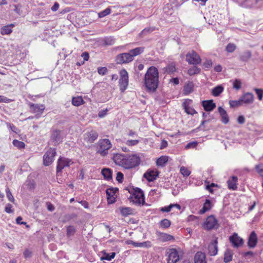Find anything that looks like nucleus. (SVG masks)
<instances>
[{
  "instance_id": "nucleus-61",
  "label": "nucleus",
  "mask_w": 263,
  "mask_h": 263,
  "mask_svg": "<svg viewBox=\"0 0 263 263\" xmlns=\"http://www.w3.org/2000/svg\"><path fill=\"white\" fill-rule=\"evenodd\" d=\"M173 208V205H171V204L168 206L162 207L160 209V211L162 212H168L171 211L172 209Z\"/></svg>"
},
{
  "instance_id": "nucleus-64",
  "label": "nucleus",
  "mask_w": 263,
  "mask_h": 263,
  "mask_svg": "<svg viewBox=\"0 0 263 263\" xmlns=\"http://www.w3.org/2000/svg\"><path fill=\"white\" fill-rule=\"evenodd\" d=\"M12 206L11 204H7L5 207V211L7 213H11L13 212L12 210Z\"/></svg>"
},
{
  "instance_id": "nucleus-44",
  "label": "nucleus",
  "mask_w": 263,
  "mask_h": 263,
  "mask_svg": "<svg viewBox=\"0 0 263 263\" xmlns=\"http://www.w3.org/2000/svg\"><path fill=\"white\" fill-rule=\"evenodd\" d=\"M229 104L230 107L232 108L237 107L242 105L240 98L238 100H230L229 101Z\"/></svg>"
},
{
  "instance_id": "nucleus-4",
  "label": "nucleus",
  "mask_w": 263,
  "mask_h": 263,
  "mask_svg": "<svg viewBox=\"0 0 263 263\" xmlns=\"http://www.w3.org/2000/svg\"><path fill=\"white\" fill-rule=\"evenodd\" d=\"M97 153L104 157L108 154V151L111 146L110 141L108 139H100L97 142Z\"/></svg>"
},
{
  "instance_id": "nucleus-50",
  "label": "nucleus",
  "mask_w": 263,
  "mask_h": 263,
  "mask_svg": "<svg viewBox=\"0 0 263 263\" xmlns=\"http://www.w3.org/2000/svg\"><path fill=\"white\" fill-rule=\"evenodd\" d=\"M111 12V9L109 8H107L104 10L101 11L98 13L99 17L102 18L105 17L107 15L110 14Z\"/></svg>"
},
{
  "instance_id": "nucleus-2",
  "label": "nucleus",
  "mask_w": 263,
  "mask_h": 263,
  "mask_svg": "<svg viewBox=\"0 0 263 263\" xmlns=\"http://www.w3.org/2000/svg\"><path fill=\"white\" fill-rule=\"evenodd\" d=\"M144 85L149 92H155L159 84V72L154 66L150 67L144 76Z\"/></svg>"
},
{
  "instance_id": "nucleus-62",
  "label": "nucleus",
  "mask_w": 263,
  "mask_h": 263,
  "mask_svg": "<svg viewBox=\"0 0 263 263\" xmlns=\"http://www.w3.org/2000/svg\"><path fill=\"white\" fill-rule=\"evenodd\" d=\"M32 254V252L28 249H25L24 252V256L26 258L31 257Z\"/></svg>"
},
{
  "instance_id": "nucleus-48",
  "label": "nucleus",
  "mask_w": 263,
  "mask_h": 263,
  "mask_svg": "<svg viewBox=\"0 0 263 263\" xmlns=\"http://www.w3.org/2000/svg\"><path fill=\"white\" fill-rule=\"evenodd\" d=\"M236 48V45L233 43H229L226 47V50L228 52H234Z\"/></svg>"
},
{
  "instance_id": "nucleus-47",
  "label": "nucleus",
  "mask_w": 263,
  "mask_h": 263,
  "mask_svg": "<svg viewBox=\"0 0 263 263\" xmlns=\"http://www.w3.org/2000/svg\"><path fill=\"white\" fill-rule=\"evenodd\" d=\"M128 244L133 245L136 247H146V242H136L132 240L128 241Z\"/></svg>"
},
{
  "instance_id": "nucleus-17",
  "label": "nucleus",
  "mask_w": 263,
  "mask_h": 263,
  "mask_svg": "<svg viewBox=\"0 0 263 263\" xmlns=\"http://www.w3.org/2000/svg\"><path fill=\"white\" fill-rule=\"evenodd\" d=\"M217 239L212 240L208 246V254L210 256H215L218 252Z\"/></svg>"
},
{
  "instance_id": "nucleus-20",
  "label": "nucleus",
  "mask_w": 263,
  "mask_h": 263,
  "mask_svg": "<svg viewBox=\"0 0 263 263\" xmlns=\"http://www.w3.org/2000/svg\"><path fill=\"white\" fill-rule=\"evenodd\" d=\"M202 106L206 111H212L216 106V104L212 100L202 101Z\"/></svg>"
},
{
  "instance_id": "nucleus-42",
  "label": "nucleus",
  "mask_w": 263,
  "mask_h": 263,
  "mask_svg": "<svg viewBox=\"0 0 263 263\" xmlns=\"http://www.w3.org/2000/svg\"><path fill=\"white\" fill-rule=\"evenodd\" d=\"M76 230L74 226H69L67 227L66 230V235L67 236L69 237L71 236H73L74 233H76Z\"/></svg>"
},
{
  "instance_id": "nucleus-51",
  "label": "nucleus",
  "mask_w": 263,
  "mask_h": 263,
  "mask_svg": "<svg viewBox=\"0 0 263 263\" xmlns=\"http://www.w3.org/2000/svg\"><path fill=\"white\" fill-rule=\"evenodd\" d=\"M12 29L10 26H4L1 29V33L3 35L9 34L12 32Z\"/></svg>"
},
{
  "instance_id": "nucleus-55",
  "label": "nucleus",
  "mask_w": 263,
  "mask_h": 263,
  "mask_svg": "<svg viewBox=\"0 0 263 263\" xmlns=\"http://www.w3.org/2000/svg\"><path fill=\"white\" fill-rule=\"evenodd\" d=\"M140 141L138 140H128L126 142V145L128 146H134L137 145Z\"/></svg>"
},
{
  "instance_id": "nucleus-40",
  "label": "nucleus",
  "mask_w": 263,
  "mask_h": 263,
  "mask_svg": "<svg viewBox=\"0 0 263 263\" xmlns=\"http://www.w3.org/2000/svg\"><path fill=\"white\" fill-rule=\"evenodd\" d=\"M200 68L197 66H193L188 69L187 73L190 76H193L200 73Z\"/></svg>"
},
{
  "instance_id": "nucleus-23",
  "label": "nucleus",
  "mask_w": 263,
  "mask_h": 263,
  "mask_svg": "<svg viewBox=\"0 0 263 263\" xmlns=\"http://www.w3.org/2000/svg\"><path fill=\"white\" fill-rule=\"evenodd\" d=\"M117 191H118V189L116 188H110L107 189L106 190V193L107 196V200L109 203H112L115 202V198L114 197V195Z\"/></svg>"
},
{
  "instance_id": "nucleus-21",
  "label": "nucleus",
  "mask_w": 263,
  "mask_h": 263,
  "mask_svg": "<svg viewBox=\"0 0 263 263\" xmlns=\"http://www.w3.org/2000/svg\"><path fill=\"white\" fill-rule=\"evenodd\" d=\"M217 223V219L214 216L211 215L206 218L205 222V226L208 230H211L214 228Z\"/></svg>"
},
{
  "instance_id": "nucleus-43",
  "label": "nucleus",
  "mask_w": 263,
  "mask_h": 263,
  "mask_svg": "<svg viewBox=\"0 0 263 263\" xmlns=\"http://www.w3.org/2000/svg\"><path fill=\"white\" fill-rule=\"evenodd\" d=\"M12 143L14 146L20 149L25 148V144L23 142L16 139L13 140Z\"/></svg>"
},
{
  "instance_id": "nucleus-7",
  "label": "nucleus",
  "mask_w": 263,
  "mask_h": 263,
  "mask_svg": "<svg viewBox=\"0 0 263 263\" xmlns=\"http://www.w3.org/2000/svg\"><path fill=\"white\" fill-rule=\"evenodd\" d=\"M116 62L118 64H127L133 61L132 55L129 52L118 54L116 57Z\"/></svg>"
},
{
  "instance_id": "nucleus-46",
  "label": "nucleus",
  "mask_w": 263,
  "mask_h": 263,
  "mask_svg": "<svg viewBox=\"0 0 263 263\" xmlns=\"http://www.w3.org/2000/svg\"><path fill=\"white\" fill-rule=\"evenodd\" d=\"M255 168L257 173L263 177V163H259L255 165Z\"/></svg>"
},
{
  "instance_id": "nucleus-41",
  "label": "nucleus",
  "mask_w": 263,
  "mask_h": 263,
  "mask_svg": "<svg viewBox=\"0 0 263 263\" xmlns=\"http://www.w3.org/2000/svg\"><path fill=\"white\" fill-rule=\"evenodd\" d=\"M160 227L163 229H167L171 226V221L167 219H164L159 222Z\"/></svg>"
},
{
  "instance_id": "nucleus-57",
  "label": "nucleus",
  "mask_w": 263,
  "mask_h": 263,
  "mask_svg": "<svg viewBox=\"0 0 263 263\" xmlns=\"http://www.w3.org/2000/svg\"><path fill=\"white\" fill-rule=\"evenodd\" d=\"M124 178L123 174L120 172H118L117 174L116 179L119 182L121 183L123 181Z\"/></svg>"
},
{
  "instance_id": "nucleus-30",
  "label": "nucleus",
  "mask_w": 263,
  "mask_h": 263,
  "mask_svg": "<svg viewBox=\"0 0 263 263\" xmlns=\"http://www.w3.org/2000/svg\"><path fill=\"white\" fill-rule=\"evenodd\" d=\"M101 173L105 179L108 181L112 179V172L110 168H104L102 170Z\"/></svg>"
},
{
  "instance_id": "nucleus-60",
  "label": "nucleus",
  "mask_w": 263,
  "mask_h": 263,
  "mask_svg": "<svg viewBox=\"0 0 263 263\" xmlns=\"http://www.w3.org/2000/svg\"><path fill=\"white\" fill-rule=\"evenodd\" d=\"M98 72L101 75H105L107 72V69L105 67H99L98 68Z\"/></svg>"
},
{
  "instance_id": "nucleus-53",
  "label": "nucleus",
  "mask_w": 263,
  "mask_h": 263,
  "mask_svg": "<svg viewBox=\"0 0 263 263\" xmlns=\"http://www.w3.org/2000/svg\"><path fill=\"white\" fill-rule=\"evenodd\" d=\"M254 90L257 95L258 100L260 101L263 98V89H259V88H255Z\"/></svg>"
},
{
  "instance_id": "nucleus-28",
  "label": "nucleus",
  "mask_w": 263,
  "mask_h": 263,
  "mask_svg": "<svg viewBox=\"0 0 263 263\" xmlns=\"http://www.w3.org/2000/svg\"><path fill=\"white\" fill-rule=\"evenodd\" d=\"M195 263H206L205 254L201 252H197L194 256Z\"/></svg>"
},
{
  "instance_id": "nucleus-33",
  "label": "nucleus",
  "mask_w": 263,
  "mask_h": 263,
  "mask_svg": "<svg viewBox=\"0 0 263 263\" xmlns=\"http://www.w3.org/2000/svg\"><path fill=\"white\" fill-rule=\"evenodd\" d=\"M252 56V52L250 50L243 52L239 56V60L243 62L248 61Z\"/></svg>"
},
{
  "instance_id": "nucleus-3",
  "label": "nucleus",
  "mask_w": 263,
  "mask_h": 263,
  "mask_svg": "<svg viewBox=\"0 0 263 263\" xmlns=\"http://www.w3.org/2000/svg\"><path fill=\"white\" fill-rule=\"evenodd\" d=\"M128 191L130 194V198L133 202L139 204L144 203V195L141 189L130 187Z\"/></svg>"
},
{
  "instance_id": "nucleus-10",
  "label": "nucleus",
  "mask_w": 263,
  "mask_h": 263,
  "mask_svg": "<svg viewBox=\"0 0 263 263\" xmlns=\"http://www.w3.org/2000/svg\"><path fill=\"white\" fill-rule=\"evenodd\" d=\"M51 140L54 142V145H57L62 142L63 137L62 136V130L53 129L51 134Z\"/></svg>"
},
{
  "instance_id": "nucleus-24",
  "label": "nucleus",
  "mask_w": 263,
  "mask_h": 263,
  "mask_svg": "<svg viewBox=\"0 0 263 263\" xmlns=\"http://www.w3.org/2000/svg\"><path fill=\"white\" fill-rule=\"evenodd\" d=\"M194 84L192 81L186 82L183 89V95L187 96L192 93L194 90Z\"/></svg>"
},
{
  "instance_id": "nucleus-5",
  "label": "nucleus",
  "mask_w": 263,
  "mask_h": 263,
  "mask_svg": "<svg viewBox=\"0 0 263 263\" xmlns=\"http://www.w3.org/2000/svg\"><path fill=\"white\" fill-rule=\"evenodd\" d=\"M56 154V149L50 147L44 155V165L45 166H49L53 162Z\"/></svg>"
},
{
  "instance_id": "nucleus-59",
  "label": "nucleus",
  "mask_w": 263,
  "mask_h": 263,
  "mask_svg": "<svg viewBox=\"0 0 263 263\" xmlns=\"http://www.w3.org/2000/svg\"><path fill=\"white\" fill-rule=\"evenodd\" d=\"M155 29V28L154 27L145 28L142 31V33L146 34L147 33H151V32H153V31H154Z\"/></svg>"
},
{
  "instance_id": "nucleus-32",
  "label": "nucleus",
  "mask_w": 263,
  "mask_h": 263,
  "mask_svg": "<svg viewBox=\"0 0 263 263\" xmlns=\"http://www.w3.org/2000/svg\"><path fill=\"white\" fill-rule=\"evenodd\" d=\"M144 47H139L130 50L129 53L131 55H132V58L134 59V57L137 56L142 53L144 52Z\"/></svg>"
},
{
  "instance_id": "nucleus-8",
  "label": "nucleus",
  "mask_w": 263,
  "mask_h": 263,
  "mask_svg": "<svg viewBox=\"0 0 263 263\" xmlns=\"http://www.w3.org/2000/svg\"><path fill=\"white\" fill-rule=\"evenodd\" d=\"M186 61L190 64L197 65L200 63L201 59L195 51L192 50L186 54Z\"/></svg>"
},
{
  "instance_id": "nucleus-13",
  "label": "nucleus",
  "mask_w": 263,
  "mask_h": 263,
  "mask_svg": "<svg viewBox=\"0 0 263 263\" xmlns=\"http://www.w3.org/2000/svg\"><path fill=\"white\" fill-rule=\"evenodd\" d=\"M156 235L158 239L161 242L172 241L175 240L173 236L158 231H156Z\"/></svg>"
},
{
  "instance_id": "nucleus-36",
  "label": "nucleus",
  "mask_w": 263,
  "mask_h": 263,
  "mask_svg": "<svg viewBox=\"0 0 263 263\" xmlns=\"http://www.w3.org/2000/svg\"><path fill=\"white\" fill-rule=\"evenodd\" d=\"M116 39L111 36L105 37L103 39V43L104 45L111 46L115 44Z\"/></svg>"
},
{
  "instance_id": "nucleus-16",
  "label": "nucleus",
  "mask_w": 263,
  "mask_h": 263,
  "mask_svg": "<svg viewBox=\"0 0 263 263\" xmlns=\"http://www.w3.org/2000/svg\"><path fill=\"white\" fill-rule=\"evenodd\" d=\"M229 239L233 246L236 248L242 246L243 243V239L239 237L236 233H234L231 236Z\"/></svg>"
},
{
  "instance_id": "nucleus-31",
  "label": "nucleus",
  "mask_w": 263,
  "mask_h": 263,
  "mask_svg": "<svg viewBox=\"0 0 263 263\" xmlns=\"http://www.w3.org/2000/svg\"><path fill=\"white\" fill-rule=\"evenodd\" d=\"M212 208L211 201L209 199H206L203 204L202 208L199 211L200 214H203L209 211Z\"/></svg>"
},
{
  "instance_id": "nucleus-25",
  "label": "nucleus",
  "mask_w": 263,
  "mask_h": 263,
  "mask_svg": "<svg viewBox=\"0 0 263 263\" xmlns=\"http://www.w3.org/2000/svg\"><path fill=\"white\" fill-rule=\"evenodd\" d=\"M237 177L234 176L231 177L227 181L229 189L232 190H236L237 188Z\"/></svg>"
},
{
  "instance_id": "nucleus-39",
  "label": "nucleus",
  "mask_w": 263,
  "mask_h": 263,
  "mask_svg": "<svg viewBox=\"0 0 263 263\" xmlns=\"http://www.w3.org/2000/svg\"><path fill=\"white\" fill-rule=\"evenodd\" d=\"M84 103L82 97H73L72 99V104L74 106H79Z\"/></svg>"
},
{
  "instance_id": "nucleus-54",
  "label": "nucleus",
  "mask_w": 263,
  "mask_h": 263,
  "mask_svg": "<svg viewBox=\"0 0 263 263\" xmlns=\"http://www.w3.org/2000/svg\"><path fill=\"white\" fill-rule=\"evenodd\" d=\"M180 171L183 176H189L191 173L190 171L184 166L181 167Z\"/></svg>"
},
{
  "instance_id": "nucleus-26",
  "label": "nucleus",
  "mask_w": 263,
  "mask_h": 263,
  "mask_svg": "<svg viewBox=\"0 0 263 263\" xmlns=\"http://www.w3.org/2000/svg\"><path fill=\"white\" fill-rule=\"evenodd\" d=\"M191 100H185L182 104V106L184 107L185 112L187 114L193 115L197 113V112L192 107L189 106V102H191Z\"/></svg>"
},
{
  "instance_id": "nucleus-49",
  "label": "nucleus",
  "mask_w": 263,
  "mask_h": 263,
  "mask_svg": "<svg viewBox=\"0 0 263 263\" xmlns=\"http://www.w3.org/2000/svg\"><path fill=\"white\" fill-rule=\"evenodd\" d=\"M241 82L239 79H235L233 82V87L236 90H239L241 87Z\"/></svg>"
},
{
  "instance_id": "nucleus-37",
  "label": "nucleus",
  "mask_w": 263,
  "mask_h": 263,
  "mask_svg": "<svg viewBox=\"0 0 263 263\" xmlns=\"http://www.w3.org/2000/svg\"><path fill=\"white\" fill-rule=\"evenodd\" d=\"M223 91V87L221 85H218L212 89V94L215 97L218 96Z\"/></svg>"
},
{
  "instance_id": "nucleus-63",
  "label": "nucleus",
  "mask_w": 263,
  "mask_h": 263,
  "mask_svg": "<svg viewBox=\"0 0 263 263\" xmlns=\"http://www.w3.org/2000/svg\"><path fill=\"white\" fill-rule=\"evenodd\" d=\"M107 111H108L107 109H102V110L99 111V112L98 113V117L100 118L104 117L106 115Z\"/></svg>"
},
{
  "instance_id": "nucleus-15",
  "label": "nucleus",
  "mask_w": 263,
  "mask_h": 263,
  "mask_svg": "<svg viewBox=\"0 0 263 263\" xmlns=\"http://www.w3.org/2000/svg\"><path fill=\"white\" fill-rule=\"evenodd\" d=\"M254 95L251 92L245 93L240 97L242 105L252 104L254 101Z\"/></svg>"
},
{
  "instance_id": "nucleus-56",
  "label": "nucleus",
  "mask_w": 263,
  "mask_h": 263,
  "mask_svg": "<svg viewBox=\"0 0 263 263\" xmlns=\"http://www.w3.org/2000/svg\"><path fill=\"white\" fill-rule=\"evenodd\" d=\"M198 145V143L196 141H193L187 143L185 148L186 149H189L192 148H195Z\"/></svg>"
},
{
  "instance_id": "nucleus-12",
  "label": "nucleus",
  "mask_w": 263,
  "mask_h": 263,
  "mask_svg": "<svg viewBox=\"0 0 263 263\" xmlns=\"http://www.w3.org/2000/svg\"><path fill=\"white\" fill-rule=\"evenodd\" d=\"M159 172L156 170H148L143 175L149 182H153L158 177Z\"/></svg>"
},
{
  "instance_id": "nucleus-38",
  "label": "nucleus",
  "mask_w": 263,
  "mask_h": 263,
  "mask_svg": "<svg viewBox=\"0 0 263 263\" xmlns=\"http://www.w3.org/2000/svg\"><path fill=\"white\" fill-rule=\"evenodd\" d=\"M233 257V252L230 250H227L224 253L223 261L226 263L229 262L232 260Z\"/></svg>"
},
{
  "instance_id": "nucleus-9",
  "label": "nucleus",
  "mask_w": 263,
  "mask_h": 263,
  "mask_svg": "<svg viewBox=\"0 0 263 263\" xmlns=\"http://www.w3.org/2000/svg\"><path fill=\"white\" fill-rule=\"evenodd\" d=\"M71 160L64 158L60 157L58 160L57 165V175H61L62 170L65 167L69 166Z\"/></svg>"
},
{
  "instance_id": "nucleus-35",
  "label": "nucleus",
  "mask_w": 263,
  "mask_h": 263,
  "mask_svg": "<svg viewBox=\"0 0 263 263\" xmlns=\"http://www.w3.org/2000/svg\"><path fill=\"white\" fill-rule=\"evenodd\" d=\"M102 253L103 255H102V256L101 257V260H106L110 261L112 259L114 258V257H115V255H116L115 252H112L110 255L109 254L106 253L105 251H103L102 252Z\"/></svg>"
},
{
  "instance_id": "nucleus-52",
  "label": "nucleus",
  "mask_w": 263,
  "mask_h": 263,
  "mask_svg": "<svg viewBox=\"0 0 263 263\" xmlns=\"http://www.w3.org/2000/svg\"><path fill=\"white\" fill-rule=\"evenodd\" d=\"M6 193L8 200L12 202H14L15 200L8 186L6 188Z\"/></svg>"
},
{
  "instance_id": "nucleus-58",
  "label": "nucleus",
  "mask_w": 263,
  "mask_h": 263,
  "mask_svg": "<svg viewBox=\"0 0 263 263\" xmlns=\"http://www.w3.org/2000/svg\"><path fill=\"white\" fill-rule=\"evenodd\" d=\"M7 124L8 127L10 129H11V130L12 132H13L15 133H18V130L17 128L14 125H13V124L10 123H7Z\"/></svg>"
},
{
  "instance_id": "nucleus-1",
  "label": "nucleus",
  "mask_w": 263,
  "mask_h": 263,
  "mask_svg": "<svg viewBox=\"0 0 263 263\" xmlns=\"http://www.w3.org/2000/svg\"><path fill=\"white\" fill-rule=\"evenodd\" d=\"M112 159L117 164L126 169L135 167L139 165L140 162L139 157L136 155L114 154Z\"/></svg>"
},
{
  "instance_id": "nucleus-14",
  "label": "nucleus",
  "mask_w": 263,
  "mask_h": 263,
  "mask_svg": "<svg viewBox=\"0 0 263 263\" xmlns=\"http://www.w3.org/2000/svg\"><path fill=\"white\" fill-rule=\"evenodd\" d=\"M98 133L93 130L87 132L84 135V140L89 143H93L98 138Z\"/></svg>"
},
{
  "instance_id": "nucleus-6",
  "label": "nucleus",
  "mask_w": 263,
  "mask_h": 263,
  "mask_svg": "<svg viewBox=\"0 0 263 263\" xmlns=\"http://www.w3.org/2000/svg\"><path fill=\"white\" fill-rule=\"evenodd\" d=\"M121 77L119 79L120 90L124 92L127 88L128 84V75L125 69H122L120 71Z\"/></svg>"
},
{
  "instance_id": "nucleus-34",
  "label": "nucleus",
  "mask_w": 263,
  "mask_h": 263,
  "mask_svg": "<svg viewBox=\"0 0 263 263\" xmlns=\"http://www.w3.org/2000/svg\"><path fill=\"white\" fill-rule=\"evenodd\" d=\"M168 161V157L166 156H162L159 157L156 161V164L158 166L163 167Z\"/></svg>"
},
{
  "instance_id": "nucleus-29",
  "label": "nucleus",
  "mask_w": 263,
  "mask_h": 263,
  "mask_svg": "<svg viewBox=\"0 0 263 263\" xmlns=\"http://www.w3.org/2000/svg\"><path fill=\"white\" fill-rule=\"evenodd\" d=\"M164 73L171 74L176 71V64L174 62L168 64L165 67L163 68Z\"/></svg>"
},
{
  "instance_id": "nucleus-45",
  "label": "nucleus",
  "mask_w": 263,
  "mask_h": 263,
  "mask_svg": "<svg viewBox=\"0 0 263 263\" xmlns=\"http://www.w3.org/2000/svg\"><path fill=\"white\" fill-rule=\"evenodd\" d=\"M121 213L124 216L132 214V209L130 208H123L121 209Z\"/></svg>"
},
{
  "instance_id": "nucleus-19",
  "label": "nucleus",
  "mask_w": 263,
  "mask_h": 263,
  "mask_svg": "<svg viewBox=\"0 0 263 263\" xmlns=\"http://www.w3.org/2000/svg\"><path fill=\"white\" fill-rule=\"evenodd\" d=\"M28 105L30 107V111L33 113L41 114L45 109V106L43 104L29 103Z\"/></svg>"
},
{
  "instance_id": "nucleus-22",
  "label": "nucleus",
  "mask_w": 263,
  "mask_h": 263,
  "mask_svg": "<svg viewBox=\"0 0 263 263\" xmlns=\"http://www.w3.org/2000/svg\"><path fill=\"white\" fill-rule=\"evenodd\" d=\"M257 241L256 234L254 231H252L248 238V246L250 248H254L256 246Z\"/></svg>"
},
{
  "instance_id": "nucleus-11",
  "label": "nucleus",
  "mask_w": 263,
  "mask_h": 263,
  "mask_svg": "<svg viewBox=\"0 0 263 263\" xmlns=\"http://www.w3.org/2000/svg\"><path fill=\"white\" fill-rule=\"evenodd\" d=\"M167 263H176L179 260L178 252L176 249H170L167 251Z\"/></svg>"
},
{
  "instance_id": "nucleus-18",
  "label": "nucleus",
  "mask_w": 263,
  "mask_h": 263,
  "mask_svg": "<svg viewBox=\"0 0 263 263\" xmlns=\"http://www.w3.org/2000/svg\"><path fill=\"white\" fill-rule=\"evenodd\" d=\"M262 0H245L241 5L245 8L258 7Z\"/></svg>"
},
{
  "instance_id": "nucleus-27",
  "label": "nucleus",
  "mask_w": 263,
  "mask_h": 263,
  "mask_svg": "<svg viewBox=\"0 0 263 263\" xmlns=\"http://www.w3.org/2000/svg\"><path fill=\"white\" fill-rule=\"evenodd\" d=\"M218 112L221 118V122L226 124L229 122V119L227 111L221 106L218 108Z\"/></svg>"
}]
</instances>
